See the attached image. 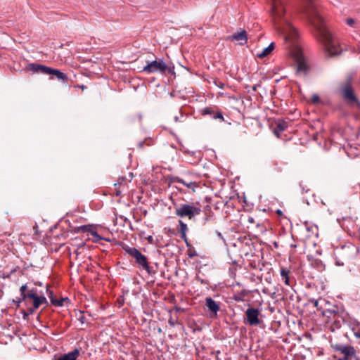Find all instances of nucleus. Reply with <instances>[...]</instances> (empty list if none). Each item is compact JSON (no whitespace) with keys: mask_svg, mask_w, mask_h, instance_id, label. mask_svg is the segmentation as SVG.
<instances>
[{"mask_svg":"<svg viewBox=\"0 0 360 360\" xmlns=\"http://www.w3.org/2000/svg\"><path fill=\"white\" fill-rule=\"evenodd\" d=\"M300 10L316 30L317 37L323 44L326 56L327 57L340 56L343 49L326 27L315 0H302Z\"/></svg>","mask_w":360,"mask_h":360,"instance_id":"f257e3e1","label":"nucleus"},{"mask_svg":"<svg viewBox=\"0 0 360 360\" xmlns=\"http://www.w3.org/2000/svg\"><path fill=\"white\" fill-rule=\"evenodd\" d=\"M337 91L348 106L360 108V101L354 87V78L352 75H347L338 83Z\"/></svg>","mask_w":360,"mask_h":360,"instance_id":"f03ea898","label":"nucleus"},{"mask_svg":"<svg viewBox=\"0 0 360 360\" xmlns=\"http://www.w3.org/2000/svg\"><path fill=\"white\" fill-rule=\"evenodd\" d=\"M122 248L127 254L134 259L135 264L141 271L144 270L150 276H153L156 274V270L150 265L148 258L142 254L139 250L125 244H124Z\"/></svg>","mask_w":360,"mask_h":360,"instance_id":"7ed1b4c3","label":"nucleus"},{"mask_svg":"<svg viewBox=\"0 0 360 360\" xmlns=\"http://www.w3.org/2000/svg\"><path fill=\"white\" fill-rule=\"evenodd\" d=\"M358 252V247L351 243L335 248L334 250L335 265L338 266H344L349 259L354 257Z\"/></svg>","mask_w":360,"mask_h":360,"instance_id":"20e7f679","label":"nucleus"},{"mask_svg":"<svg viewBox=\"0 0 360 360\" xmlns=\"http://www.w3.org/2000/svg\"><path fill=\"white\" fill-rule=\"evenodd\" d=\"M333 352V360H348L356 353V349L351 345L330 342Z\"/></svg>","mask_w":360,"mask_h":360,"instance_id":"39448f33","label":"nucleus"},{"mask_svg":"<svg viewBox=\"0 0 360 360\" xmlns=\"http://www.w3.org/2000/svg\"><path fill=\"white\" fill-rule=\"evenodd\" d=\"M201 205L199 202L184 203L176 207L175 214L181 218L193 219L201 213Z\"/></svg>","mask_w":360,"mask_h":360,"instance_id":"423d86ee","label":"nucleus"},{"mask_svg":"<svg viewBox=\"0 0 360 360\" xmlns=\"http://www.w3.org/2000/svg\"><path fill=\"white\" fill-rule=\"evenodd\" d=\"M271 11L275 24H279L280 21H283V22L286 23L287 28L295 33L296 32L294 27L288 23L287 20L283 19L285 9L283 3L280 0H272Z\"/></svg>","mask_w":360,"mask_h":360,"instance_id":"0eeeda50","label":"nucleus"},{"mask_svg":"<svg viewBox=\"0 0 360 360\" xmlns=\"http://www.w3.org/2000/svg\"><path fill=\"white\" fill-rule=\"evenodd\" d=\"M167 68V63L163 59L155 60L151 62H148L147 65L143 67V72L148 74L160 72L165 74V69Z\"/></svg>","mask_w":360,"mask_h":360,"instance_id":"6e6552de","label":"nucleus"},{"mask_svg":"<svg viewBox=\"0 0 360 360\" xmlns=\"http://www.w3.org/2000/svg\"><path fill=\"white\" fill-rule=\"evenodd\" d=\"M217 224V219L211 207L207 205L204 210V217L201 219V225L205 229H212Z\"/></svg>","mask_w":360,"mask_h":360,"instance_id":"1a4fd4ad","label":"nucleus"},{"mask_svg":"<svg viewBox=\"0 0 360 360\" xmlns=\"http://www.w3.org/2000/svg\"><path fill=\"white\" fill-rule=\"evenodd\" d=\"M202 116L209 115L214 120H219L221 122H225L222 111L216 105L207 106L200 110Z\"/></svg>","mask_w":360,"mask_h":360,"instance_id":"9d476101","label":"nucleus"},{"mask_svg":"<svg viewBox=\"0 0 360 360\" xmlns=\"http://www.w3.org/2000/svg\"><path fill=\"white\" fill-rule=\"evenodd\" d=\"M259 309L249 307L245 311V323L250 326H258L262 322L259 318Z\"/></svg>","mask_w":360,"mask_h":360,"instance_id":"9b49d317","label":"nucleus"},{"mask_svg":"<svg viewBox=\"0 0 360 360\" xmlns=\"http://www.w3.org/2000/svg\"><path fill=\"white\" fill-rule=\"evenodd\" d=\"M52 68L39 63H27L24 70L26 72L32 71L33 73L50 75Z\"/></svg>","mask_w":360,"mask_h":360,"instance_id":"f8f14e48","label":"nucleus"},{"mask_svg":"<svg viewBox=\"0 0 360 360\" xmlns=\"http://www.w3.org/2000/svg\"><path fill=\"white\" fill-rule=\"evenodd\" d=\"M179 184L185 186L187 188V191L184 190L183 188L176 186L175 188L179 191L181 193H195L196 188H200V182H197L195 181L190 180L188 179H181Z\"/></svg>","mask_w":360,"mask_h":360,"instance_id":"ddd939ff","label":"nucleus"},{"mask_svg":"<svg viewBox=\"0 0 360 360\" xmlns=\"http://www.w3.org/2000/svg\"><path fill=\"white\" fill-rule=\"evenodd\" d=\"M280 275L281 280L286 285L292 286L295 284V278L289 268L281 267L280 269Z\"/></svg>","mask_w":360,"mask_h":360,"instance_id":"4468645a","label":"nucleus"},{"mask_svg":"<svg viewBox=\"0 0 360 360\" xmlns=\"http://www.w3.org/2000/svg\"><path fill=\"white\" fill-rule=\"evenodd\" d=\"M310 70L309 65L307 63L305 59L302 56H300L297 59V70L298 75L306 77Z\"/></svg>","mask_w":360,"mask_h":360,"instance_id":"2eb2a0df","label":"nucleus"},{"mask_svg":"<svg viewBox=\"0 0 360 360\" xmlns=\"http://www.w3.org/2000/svg\"><path fill=\"white\" fill-rule=\"evenodd\" d=\"M20 292H21V300H28L30 298H34L39 295L37 288H30L27 284L22 285L20 288Z\"/></svg>","mask_w":360,"mask_h":360,"instance_id":"dca6fc26","label":"nucleus"},{"mask_svg":"<svg viewBox=\"0 0 360 360\" xmlns=\"http://www.w3.org/2000/svg\"><path fill=\"white\" fill-rule=\"evenodd\" d=\"M205 307L207 308L210 316L211 317L217 316V312L220 309L219 304L211 297H207L205 298Z\"/></svg>","mask_w":360,"mask_h":360,"instance_id":"f3484780","label":"nucleus"},{"mask_svg":"<svg viewBox=\"0 0 360 360\" xmlns=\"http://www.w3.org/2000/svg\"><path fill=\"white\" fill-rule=\"evenodd\" d=\"M231 41H238L239 45H244L248 41V34L245 30H240L229 37Z\"/></svg>","mask_w":360,"mask_h":360,"instance_id":"a211bd4d","label":"nucleus"},{"mask_svg":"<svg viewBox=\"0 0 360 360\" xmlns=\"http://www.w3.org/2000/svg\"><path fill=\"white\" fill-rule=\"evenodd\" d=\"M79 355L80 349L76 347L67 354H60L55 360H77Z\"/></svg>","mask_w":360,"mask_h":360,"instance_id":"6ab92c4d","label":"nucleus"},{"mask_svg":"<svg viewBox=\"0 0 360 360\" xmlns=\"http://www.w3.org/2000/svg\"><path fill=\"white\" fill-rule=\"evenodd\" d=\"M275 127L274 129V134L277 136L279 137L280 133L282 131H284L288 127V122H285V120L282 119L278 120L277 122L275 123Z\"/></svg>","mask_w":360,"mask_h":360,"instance_id":"aec40b11","label":"nucleus"},{"mask_svg":"<svg viewBox=\"0 0 360 360\" xmlns=\"http://www.w3.org/2000/svg\"><path fill=\"white\" fill-rule=\"evenodd\" d=\"M50 76L51 79L56 78L57 79L62 81L63 83L67 82L68 80V77L67 75L55 68H52Z\"/></svg>","mask_w":360,"mask_h":360,"instance_id":"412c9836","label":"nucleus"},{"mask_svg":"<svg viewBox=\"0 0 360 360\" xmlns=\"http://www.w3.org/2000/svg\"><path fill=\"white\" fill-rule=\"evenodd\" d=\"M89 229H90V230L88 231V233H89L93 236V238H92L93 243H99L101 240L110 241V240L101 236L98 233V232L96 231V228L94 225L91 224V226Z\"/></svg>","mask_w":360,"mask_h":360,"instance_id":"4be33fe9","label":"nucleus"},{"mask_svg":"<svg viewBox=\"0 0 360 360\" xmlns=\"http://www.w3.org/2000/svg\"><path fill=\"white\" fill-rule=\"evenodd\" d=\"M179 232L181 234V238L184 240L187 246H188V238L186 236V232L188 231V226L187 225L181 220L179 221Z\"/></svg>","mask_w":360,"mask_h":360,"instance_id":"5701e85b","label":"nucleus"},{"mask_svg":"<svg viewBox=\"0 0 360 360\" xmlns=\"http://www.w3.org/2000/svg\"><path fill=\"white\" fill-rule=\"evenodd\" d=\"M91 224L88 225H82L79 226H74L69 223V228L70 229V231L74 233H79L80 231L83 233H88V231L90 230Z\"/></svg>","mask_w":360,"mask_h":360,"instance_id":"b1692460","label":"nucleus"},{"mask_svg":"<svg viewBox=\"0 0 360 360\" xmlns=\"http://www.w3.org/2000/svg\"><path fill=\"white\" fill-rule=\"evenodd\" d=\"M250 291L245 289L240 290V292H236L233 295V299L236 302H244L245 297L248 296Z\"/></svg>","mask_w":360,"mask_h":360,"instance_id":"393cba45","label":"nucleus"},{"mask_svg":"<svg viewBox=\"0 0 360 360\" xmlns=\"http://www.w3.org/2000/svg\"><path fill=\"white\" fill-rule=\"evenodd\" d=\"M311 266L319 272H322L325 270V264L320 259L312 258L311 259Z\"/></svg>","mask_w":360,"mask_h":360,"instance_id":"a878e982","label":"nucleus"},{"mask_svg":"<svg viewBox=\"0 0 360 360\" xmlns=\"http://www.w3.org/2000/svg\"><path fill=\"white\" fill-rule=\"evenodd\" d=\"M275 48V44L274 42H271L267 47L263 49V51L260 53H257V57L259 58H263L268 55H269L272 51Z\"/></svg>","mask_w":360,"mask_h":360,"instance_id":"bb28decb","label":"nucleus"},{"mask_svg":"<svg viewBox=\"0 0 360 360\" xmlns=\"http://www.w3.org/2000/svg\"><path fill=\"white\" fill-rule=\"evenodd\" d=\"M321 314L323 316H326L328 319L335 318L337 316H339V312L335 309H323L321 311Z\"/></svg>","mask_w":360,"mask_h":360,"instance_id":"cd10ccee","label":"nucleus"},{"mask_svg":"<svg viewBox=\"0 0 360 360\" xmlns=\"http://www.w3.org/2000/svg\"><path fill=\"white\" fill-rule=\"evenodd\" d=\"M240 219L243 220L244 222H247L249 224L248 225H247V228L249 230H251L252 231H255L254 225L256 224V223H255V219L252 217H250V216L242 217L240 218Z\"/></svg>","mask_w":360,"mask_h":360,"instance_id":"c85d7f7f","label":"nucleus"},{"mask_svg":"<svg viewBox=\"0 0 360 360\" xmlns=\"http://www.w3.org/2000/svg\"><path fill=\"white\" fill-rule=\"evenodd\" d=\"M309 302L313 304L314 307L316 308L317 311H321L323 310V304H326V301L324 299H311L309 300Z\"/></svg>","mask_w":360,"mask_h":360,"instance_id":"c756f323","label":"nucleus"},{"mask_svg":"<svg viewBox=\"0 0 360 360\" xmlns=\"http://www.w3.org/2000/svg\"><path fill=\"white\" fill-rule=\"evenodd\" d=\"M238 267H240V266L238 265L236 262H233L232 265L229 268V272L231 277H234L236 276V273Z\"/></svg>","mask_w":360,"mask_h":360,"instance_id":"7c9ffc66","label":"nucleus"},{"mask_svg":"<svg viewBox=\"0 0 360 360\" xmlns=\"http://www.w3.org/2000/svg\"><path fill=\"white\" fill-rule=\"evenodd\" d=\"M341 326H342V323H341L340 320H339L338 319H336L333 321V322L330 326V329L332 331H334L335 329L340 328Z\"/></svg>","mask_w":360,"mask_h":360,"instance_id":"2f4dec72","label":"nucleus"},{"mask_svg":"<svg viewBox=\"0 0 360 360\" xmlns=\"http://www.w3.org/2000/svg\"><path fill=\"white\" fill-rule=\"evenodd\" d=\"M254 229H255L256 232L258 233H263L266 231V228L263 224H259V222H257L255 224V227L254 226Z\"/></svg>","mask_w":360,"mask_h":360,"instance_id":"473e14b6","label":"nucleus"},{"mask_svg":"<svg viewBox=\"0 0 360 360\" xmlns=\"http://www.w3.org/2000/svg\"><path fill=\"white\" fill-rule=\"evenodd\" d=\"M22 302H25L26 306L28 305L29 301H27V300H21V295L19 297H16V299L13 300V302L15 304L17 307H19Z\"/></svg>","mask_w":360,"mask_h":360,"instance_id":"72a5a7b5","label":"nucleus"},{"mask_svg":"<svg viewBox=\"0 0 360 360\" xmlns=\"http://www.w3.org/2000/svg\"><path fill=\"white\" fill-rule=\"evenodd\" d=\"M187 116H184L181 110H179V115H176L174 116V120L176 122H182L185 120V118Z\"/></svg>","mask_w":360,"mask_h":360,"instance_id":"f704fd0d","label":"nucleus"},{"mask_svg":"<svg viewBox=\"0 0 360 360\" xmlns=\"http://www.w3.org/2000/svg\"><path fill=\"white\" fill-rule=\"evenodd\" d=\"M181 177L176 176H169L167 177V180L169 181V184L178 183L179 184L181 181Z\"/></svg>","mask_w":360,"mask_h":360,"instance_id":"c9c22d12","label":"nucleus"},{"mask_svg":"<svg viewBox=\"0 0 360 360\" xmlns=\"http://www.w3.org/2000/svg\"><path fill=\"white\" fill-rule=\"evenodd\" d=\"M30 300H32V306L34 307V309H37L41 305L39 295L37 297H34V298H30Z\"/></svg>","mask_w":360,"mask_h":360,"instance_id":"e433bc0d","label":"nucleus"},{"mask_svg":"<svg viewBox=\"0 0 360 360\" xmlns=\"http://www.w3.org/2000/svg\"><path fill=\"white\" fill-rule=\"evenodd\" d=\"M166 73H168V74H170V75H174L175 74V72H174V65L171 64V65H167V68L165 69V74Z\"/></svg>","mask_w":360,"mask_h":360,"instance_id":"4c0bfd02","label":"nucleus"},{"mask_svg":"<svg viewBox=\"0 0 360 360\" xmlns=\"http://www.w3.org/2000/svg\"><path fill=\"white\" fill-rule=\"evenodd\" d=\"M51 304L53 305H54L55 307H62L63 306V303L61 300V298L60 299H55V300H53L51 298Z\"/></svg>","mask_w":360,"mask_h":360,"instance_id":"58836bf2","label":"nucleus"},{"mask_svg":"<svg viewBox=\"0 0 360 360\" xmlns=\"http://www.w3.org/2000/svg\"><path fill=\"white\" fill-rule=\"evenodd\" d=\"M116 303H117L118 307H122L124 303V297L123 296H120L117 299Z\"/></svg>","mask_w":360,"mask_h":360,"instance_id":"ea45409f","label":"nucleus"},{"mask_svg":"<svg viewBox=\"0 0 360 360\" xmlns=\"http://www.w3.org/2000/svg\"><path fill=\"white\" fill-rule=\"evenodd\" d=\"M168 323L170 326L174 327L176 324H179L177 319H174L172 316L168 320Z\"/></svg>","mask_w":360,"mask_h":360,"instance_id":"a19ab883","label":"nucleus"},{"mask_svg":"<svg viewBox=\"0 0 360 360\" xmlns=\"http://www.w3.org/2000/svg\"><path fill=\"white\" fill-rule=\"evenodd\" d=\"M311 102L314 104H317L320 102V98L317 94H313L311 97Z\"/></svg>","mask_w":360,"mask_h":360,"instance_id":"79ce46f5","label":"nucleus"},{"mask_svg":"<svg viewBox=\"0 0 360 360\" xmlns=\"http://www.w3.org/2000/svg\"><path fill=\"white\" fill-rule=\"evenodd\" d=\"M214 84H215L217 87H219V89H223L224 88V86H225V85H224V83H223V82H221V81H219V80H214Z\"/></svg>","mask_w":360,"mask_h":360,"instance_id":"37998d69","label":"nucleus"},{"mask_svg":"<svg viewBox=\"0 0 360 360\" xmlns=\"http://www.w3.org/2000/svg\"><path fill=\"white\" fill-rule=\"evenodd\" d=\"M46 291L48 292V295H49V297L51 302V298L53 300L56 299V297H55V296L53 295V291L50 290L49 288H48V286H46Z\"/></svg>","mask_w":360,"mask_h":360,"instance_id":"c03bdc74","label":"nucleus"},{"mask_svg":"<svg viewBox=\"0 0 360 360\" xmlns=\"http://www.w3.org/2000/svg\"><path fill=\"white\" fill-rule=\"evenodd\" d=\"M39 300H40L41 305V304H46V305L48 304V301L44 295H39Z\"/></svg>","mask_w":360,"mask_h":360,"instance_id":"a18cd8bd","label":"nucleus"},{"mask_svg":"<svg viewBox=\"0 0 360 360\" xmlns=\"http://www.w3.org/2000/svg\"><path fill=\"white\" fill-rule=\"evenodd\" d=\"M61 300L63 303V305L68 306L70 304V300L68 297H61Z\"/></svg>","mask_w":360,"mask_h":360,"instance_id":"49530a36","label":"nucleus"},{"mask_svg":"<svg viewBox=\"0 0 360 360\" xmlns=\"http://www.w3.org/2000/svg\"><path fill=\"white\" fill-rule=\"evenodd\" d=\"M78 320L80 321V323H81L82 324L85 323V322H86V317H85V316L83 314V313H82V312H80V316H79V317L78 318Z\"/></svg>","mask_w":360,"mask_h":360,"instance_id":"de8ad7c7","label":"nucleus"},{"mask_svg":"<svg viewBox=\"0 0 360 360\" xmlns=\"http://www.w3.org/2000/svg\"><path fill=\"white\" fill-rule=\"evenodd\" d=\"M188 255L189 258H193V257L197 256L198 255L195 250H191L188 251Z\"/></svg>","mask_w":360,"mask_h":360,"instance_id":"09e8293b","label":"nucleus"},{"mask_svg":"<svg viewBox=\"0 0 360 360\" xmlns=\"http://www.w3.org/2000/svg\"><path fill=\"white\" fill-rule=\"evenodd\" d=\"M27 309L26 311L28 312V314H30V315L33 314L37 309H34L33 306L29 307L27 305Z\"/></svg>","mask_w":360,"mask_h":360,"instance_id":"8fccbe9b","label":"nucleus"},{"mask_svg":"<svg viewBox=\"0 0 360 360\" xmlns=\"http://www.w3.org/2000/svg\"><path fill=\"white\" fill-rule=\"evenodd\" d=\"M300 186L302 190V193H309L310 192V189L307 186H303L302 183L300 184Z\"/></svg>","mask_w":360,"mask_h":360,"instance_id":"3c124183","label":"nucleus"},{"mask_svg":"<svg viewBox=\"0 0 360 360\" xmlns=\"http://www.w3.org/2000/svg\"><path fill=\"white\" fill-rule=\"evenodd\" d=\"M22 319L24 320H27L30 314H28V312L25 309H22Z\"/></svg>","mask_w":360,"mask_h":360,"instance_id":"603ef678","label":"nucleus"},{"mask_svg":"<svg viewBox=\"0 0 360 360\" xmlns=\"http://www.w3.org/2000/svg\"><path fill=\"white\" fill-rule=\"evenodd\" d=\"M355 21L353 18H347L346 20V23L349 25V26H352L354 24Z\"/></svg>","mask_w":360,"mask_h":360,"instance_id":"864d4df0","label":"nucleus"},{"mask_svg":"<svg viewBox=\"0 0 360 360\" xmlns=\"http://www.w3.org/2000/svg\"><path fill=\"white\" fill-rule=\"evenodd\" d=\"M146 141H140L137 143V147L140 149L143 148Z\"/></svg>","mask_w":360,"mask_h":360,"instance_id":"5fc2aeb1","label":"nucleus"},{"mask_svg":"<svg viewBox=\"0 0 360 360\" xmlns=\"http://www.w3.org/2000/svg\"><path fill=\"white\" fill-rule=\"evenodd\" d=\"M354 335L356 339H360V328L354 331Z\"/></svg>","mask_w":360,"mask_h":360,"instance_id":"6e6d98bb","label":"nucleus"},{"mask_svg":"<svg viewBox=\"0 0 360 360\" xmlns=\"http://www.w3.org/2000/svg\"><path fill=\"white\" fill-rule=\"evenodd\" d=\"M182 151H183L184 153L191 154V155H195V158H198L195 155L196 153L194 152V151H189L188 150H186V149L182 150Z\"/></svg>","mask_w":360,"mask_h":360,"instance_id":"4d7b16f0","label":"nucleus"},{"mask_svg":"<svg viewBox=\"0 0 360 360\" xmlns=\"http://www.w3.org/2000/svg\"><path fill=\"white\" fill-rule=\"evenodd\" d=\"M146 239L149 243L153 244V237L152 236H148Z\"/></svg>","mask_w":360,"mask_h":360,"instance_id":"13d9d810","label":"nucleus"},{"mask_svg":"<svg viewBox=\"0 0 360 360\" xmlns=\"http://www.w3.org/2000/svg\"><path fill=\"white\" fill-rule=\"evenodd\" d=\"M198 280L200 281V282L202 283V284H206L207 285L209 283V282L206 280H204V279H200L199 278H198Z\"/></svg>","mask_w":360,"mask_h":360,"instance_id":"bf43d9fd","label":"nucleus"},{"mask_svg":"<svg viewBox=\"0 0 360 360\" xmlns=\"http://www.w3.org/2000/svg\"><path fill=\"white\" fill-rule=\"evenodd\" d=\"M276 213H277L278 214H279V215H281L283 212H282V211H281V210H278L276 211Z\"/></svg>","mask_w":360,"mask_h":360,"instance_id":"052dcab7","label":"nucleus"},{"mask_svg":"<svg viewBox=\"0 0 360 360\" xmlns=\"http://www.w3.org/2000/svg\"><path fill=\"white\" fill-rule=\"evenodd\" d=\"M84 88H85V86H83V85H82V86H81V89H84Z\"/></svg>","mask_w":360,"mask_h":360,"instance_id":"680f3d73","label":"nucleus"}]
</instances>
